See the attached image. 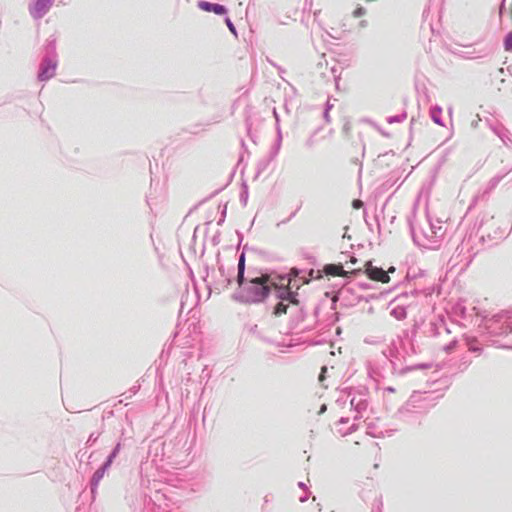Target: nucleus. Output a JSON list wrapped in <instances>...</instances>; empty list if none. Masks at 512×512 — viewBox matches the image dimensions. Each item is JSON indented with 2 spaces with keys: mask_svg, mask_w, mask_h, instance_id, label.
Segmentation results:
<instances>
[{
  "mask_svg": "<svg viewBox=\"0 0 512 512\" xmlns=\"http://www.w3.org/2000/svg\"><path fill=\"white\" fill-rule=\"evenodd\" d=\"M268 280V275H262L261 277L251 279L247 286L242 288V300L246 303L262 301L269 294V287L267 286Z\"/></svg>",
  "mask_w": 512,
  "mask_h": 512,
  "instance_id": "1",
  "label": "nucleus"
},
{
  "mask_svg": "<svg viewBox=\"0 0 512 512\" xmlns=\"http://www.w3.org/2000/svg\"><path fill=\"white\" fill-rule=\"evenodd\" d=\"M309 276H310V279H311V278H315V279H320V278H322L321 271H317V272H315L313 269H312V270H310V272H309Z\"/></svg>",
  "mask_w": 512,
  "mask_h": 512,
  "instance_id": "12",
  "label": "nucleus"
},
{
  "mask_svg": "<svg viewBox=\"0 0 512 512\" xmlns=\"http://www.w3.org/2000/svg\"><path fill=\"white\" fill-rule=\"evenodd\" d=\"M287 312V305L283 304L282 302L278 303L275 306L274 314L277 316H280L282 314H285Z\"/></svg>",
  "mask_w": 512,
  "mask_h": 512,
  "instance_id": "8",
  "label": "nucleus"
},
{
  "mask_svg": "<svg viewBox=\"0 0 512 512\" xmlns=\"http://www.w3.org/2000/svg\"><path fill=\"white\" fill-rule=\"evenodd\" d=\"M365 273L373 281L382 283H388L390 281V277L386 271L382 268L373 266L371 263H367Z\"/></svg>",
  "mask_w": 512,
  "mask_h": 512,
  "instance_id": "2",
  "label": "nucleus"
},
{
  "mask_svg": "<svg viewBox=\"0 0 512 512\" xmlns=\"http://www.w3.org/2000/svg\"><path fill=\"white\" fill-rule=\"evenodd\" d=\"M245 270V255L242 253L238 262V271L244 272Z\"/></svg>",
  "mask_w": 512,
  "mask_h": 512,
  "instance_id": "9",
  "label": "nucleus"
},
{
  "mask_svg": "<svg viewBox=\"0 0 512 512\" xmlns=\"http://www.w3.org/2000/svg\"><path fill=\"white\" fill-rule=\"evenodd\" d=\"M504 49L507 52H512V31L504 39Z\"/></svg>",
  "mask_w": 512,
  "mask_h": 512,
  "instance_id": "7",
  "label": "nucleus"
},
{
  "mask_svg": "<svg viewBox=\"0 0 512 512\" xmlns=\"http://www.w3.org/2000/svg\"><path fill=\"white\" fill-rule=\"evenodd\" d=\"M237 282L240 287H244V272L238 271Z\"/></svg>",
  "mask_w": 512,
  "mask_h": 512,
  "instance_id": "11",
  "label": "nucleus"
},
{
  "mask_svg": "<svg viewBox=\"0 0 512 512\" xmlns=\"http://www.w3.org/2000/svg\"><path fill=\"white\" fill-rule=\"evenodd\" d=\"M292 282H293V280L290 278V279H289V286H292V285H293V284H292Z\"/></svg>",
  "mask_w": 512,
  "mask_h": 512,
  "instance_id": "19",
  "label": "nucleus"
},
{
  "mask_svg": "<svg viewBox=\"0 0 512 512\" xmlns=\"http://www.w3.org/2000/svg\"><path fill=\"white\" fill-rule=\"evenodd\" d=\"M352 206L354 209H360L362 206H363V202L359 199H355L353 202H352Z\"/></svg>",
  "mask_w": 512,
  "mask_h": 512,
  "instance_id": "13",
  "label": "nucleus"
},
{
  "mask_svg": "<svg viewBox=\"0 0 512 512\" xmlns=\"http://www.w3.org/2000/svg\"><path fill=\"white\" fill-rule=\"evenodd\" d=\"M55 69H56V66L54 64L45 68L41 73V77L43 79H48V78L52 77L54 75Z\"/></svg>",
  "mask_w": 512,
  "mask_h": 512,
  "instance_id": "6",
  "label": "nucleus"
},
{
  "mask_svg": "<svg viewBox=\"0 0 512 512\" xmlns=\"http://www.w3.org/2000/svg\"><path fill=\"white\" fill-rule=\"evenodd\" d=\"M357 261H358V260H357V258H355V257H351V258H350V263H351V264H356V263H357Z\"/></svg>",
  "mask_w": 512,
  "mask_h": 512,
  "instance_id": "17",
  "label": "nucleus"
},
{
  "mask_svg": "<svg viewBox=\"0 0 512 512\" xmlns=\"http://www.w3.org/2000/svg\"><path fill=\"white\" fill-rule=\"evenodd\" d=\"M198 7L205 12H213L217 15H223L227 11L223 5L210 3L207 1L198 2Z\"/></svg>",
  "mask_w": 512,
  "mask_h": 512,
  "instance_id": "4",
  "label": "nucleus"
},
{
  "mask_svg": "<svg viewBox=\"0 0 512 512\" xmlns=\"http://www.w3.org/2000/svg\"><path fill=\"white\" fill-rule=\"evenodd\" d=\"M357 271H360V269H352L351 271H345L343 269V266L341 264H327L324 266L323 268V272L328 275V276H341V277H345L347 276L349 273L350 274H354L356 273Z\"/></svg>",
  "mask_w": 512,
  "mask_h": 512,
  "instance_id": "3",
  "label": "nucleus"
},
{
  "mask_svg": "<svg viewBox=\"0 0 512 512\" xmlns=\"http://www.w3.org/2000/svg\"><path fill=\"white\" fill-rule=\"evenodd\" d=\"M288 295H289V301L292 303V304H295L297 305L298 304V300L296 298V295H294L293 293H290L288 292Z\"/></svg>",
  "mask_w": 512,
  "mask_h": 512,
  "instance_id": "14",
  "label": "nucleus"
},
{
  "mask_svg": "<svg viewBox=\"0 0 512 512\" xmlns=\"http://www.w3.org/2000/svg\"><path fill=\"white\" fill-rule=\"evenodd\" d=\"M226 23H227V26L229 27V29L234 32L235 31V28L233 26V24L231 23L230 19H227L226 20Z\"/></svg>",
  "mask_w": 512,
  "mask_h": 512,
  "instance_id": "16",
  "label": "nucleus"
},
{
  "mask_svg": "<svg viewBox=\"0 0 512 512\" xmlns=\"http://www.w3.org/2000/svg\"><path fill=\"white\" fill-rule=\"evenodd\" d=\"M365 9L363 7H358L353 11V16L358 18L365 14Z\"/></svg>",
  "mask_w": 512,
  "mask_h": 512,
  "instance_id": "10",
  "label": "nucleus"
},
{
  "mask_svg": "<svg viewBox=\"0 0 512 512\" xmlns=\"http://www.w3.org/2000/svg\"><path fill=\"white\" fill-rule=\"evenodd\" d=\"M309 282H310V279H305V280L303 281V284H308Z\"/></svg>",
  "mask_w": 512,
  "mask_h": 512,
  "instance_id": "18",
  "label": "nucleus"
},
{
  "mask_svg": "<svg viewBox=\"0 0 512 512\" xmlns=\"http://www.w3.org/2000/svg\"><path fill=\"white\" fill-rule=\"evenodd\" d=\"M299 274V271L296 268H292L290 271V276L297 277Z\"/></svg>",
  "mask_w": 512,
  "mask_h": 512,
  "instance_id": "15",
  "label": "nucleus"
},
{
  "mask_svg": "<svg viewBox=\"0 0 512 512\" xmlns=\"http://www.w3.org/2000/svg\"><path fill=\"white\" fill-rule=\"evenodd\" d=\"M49 0H38L32 13L35 17H41L48 8Z\"/></svg>",
  "mask_w": 512,
  "mask_h": 512,
  "instance_id": "5",
  "label": "nucleus"
}]
</instances>
